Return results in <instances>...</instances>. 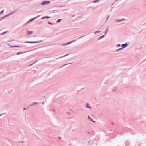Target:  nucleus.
<instances>
[{
  "label": "nucleus",
  "instance_id": "nucleus-8",
  "mask_svg": "<svg viewBox=\"0 0 146 146\" xmlns=\"http://www.w3.org/2000/svg\"><path fill=\"white\" fill-rule=\"evenodd\" d=\"M125 19H116L115 20L116 22H121L123 20H124Z\"/></svg>",
  "mask_w": 146,
  "mask_h": 146
},
{
  "label": "nucleus",
  "instance_id": "nucleus-15",
  "mask_svg": "<svg viewBox=\"0 0 146 146\" xmlns=\"http://www.w3.org/2000/svg\"><path fill=\"white\" fill-rule=\"evenodd\" d=\"M88 119H90V120L91 121H93V122H95V121H93V120H92V118H91L90 117V116H89V115H88Z\"/></svg>",
  "mask_w": 146,
  "mask_h": 146
},
{
  "label": "nucleus",
  "instance_id": "nucleus-27",
  "mask_svg": "<svg viewBox=\"0 0 146 146\" xmlns=\"http://www.w3.org/2000/svg\"><path fill=\"white\" fill-rule=\"evenodd\" d=\"M48 24H50V25H53V24L52 23H50V22H48Z\"/></svg>",
  "mask_w": 146,
  "mask_h": 146
},
{
  "label": "nucleus",
  "instance_id": "nucleus-3",
  "mask_svg": "<svg viewBox=\"0 0 146 146\" xmlns=\"http://www.w3.org/2000/svg\"><path fill=\"white\" fill-rule=\"evenodd\" d=\"M77 40V39H76V40H75L72 41H71V42H67V43H63L62 44V46H65V45H68V44H69L72 43L73 42H74L75 41H76V40Z\"/></svg>",
  "mask_w": 146,
  "mask_h": 146
},
{
  "label": "nucleus",
  "instance_id": "nucleus-34",
  "mask_svg": "<svg viewBox=\"0 0 146 146\" xmlns=\"http://www.w3.org/2000/svg\"><path fill=\"white\" fill-rule=\"evenodd\" d=\"M67 113H68V114H70V113H69V112H67Z\"/></svg>",
  "mask_w": 146,
  "mask_h": 146
},
{
  "label": "nucleus",
  "instance_id": "nucleus-29",
  "mask_svg": "<svg viewBox=\"0 0 146 146\" xmlns=\"http://www.w3.org/2000/svg\"><path fill=\"white\" fill-rule=\"evenodd\" d=\"M29 22H30L29 21H27L26 23V24H28V23H29Z\"/></svg>",
  "mask_w": 146,
  "mask_h": 146
},
{
  "label": "nucleus",
  "instance_id": "nucleus-24",
  "mask_svg": "<svg viewBox=\"0 0 146 146\" xmlns=\"http://www.w3.org/2000/svg\"><path fill=\"white\" fill-rule=\"evenodd\" d=\"M61 19H58L57 21V22H59L60 21H61Z\"/></svg>",
  "mask_w": 146,
  "mask_h": 146
},
{
  "label": "nucleus",
  "instance_id": "nucleus-26",
  "mask_svg": "<svg viewBox=\"0 0 146 146\" xmlns=\"http://www.w3.org/2000/svg\"><path fill=\"white\" fill-rule=\"evenodd\" d=\"M84 36H84H81V37H79V38H78L77 39H80V38H82L83 37V36Z\"/></svg>",
  "mask_w": 146,
  "mask_h": 146
},
{
  "label": "nucleus",
  "instance_id": "nucleus-20",
  "mask_svg": "<svg viewBox=\"0 0 146 146\" xmlns=\"http://www.w3.org/2000/svg\"><path fill=\"white\" fill-rule=\"evenodd\" d=\"M121 46V45L120 44H117L116 46V47H119Z\"/></svg>",
  "mask_w": 146,
  "mask_h": 146
},
{
  "label": "nucleus",
  "instance_id": "nucleus-14",
  "mask_svg": "<svg viewBox=\"0 0 146 146\" xmlns=\"http://www.w3.org/2000/svg\"><path fill=\"white\" fill-rule=\"evenodd\" d=\"M104 36H105V35H102L101 36L99 37L98 38V39L99 40H100V39L102 38H104Z\"/></svg>",
  "mask_w": 146,
  "mask_h": 146
},
{
  "label": "nucleus",
  "instance_id": "nucleus-13",
  "mask_svg": "<svg viewBox=\"0 0 146 146\" xmlns=\"http://www.w3.org/2000/svg\"><path fill=\"white\" fill-rule=\"evenodd\" d=\"M108 31V28H107V29H106L105 30V32H104V33H105V35H106L107 34Z\"/></svg>",
  "mask_w": 146,
  "mask_h": 146
},
{
  "label": "nucleus",
  "instance_id": "nucleus-40",
  "mask_svg": "<svg viewBox=\"0 0 146 146\" xmlns=\"http://www.w3.org/2000/svg\"><path fill=\"white\" fill-rule=\"evenodd\" d=\"M112 124L113 125V123H112Z\"/></svg>",
  "mask_w": 146,
  "mask_h": 146
},
{
  "label": "nucleus",
  "instance_id": "nucleus-18",
  "mask_svg": "<svg viewBox=\"0 0 146 146\" xmlns=\"http://www.w3.org/2000/svg\"><path fill=\"white\" fill-rule=\"evenodd\" d=\"M8 32V31H4V32H3L1 34V35H3L4 34H5L7 33Z\"/></svg>",
  "mask_w": 146,
  "mask_h": 146
},
{
  "label": "nucleus",
  "instance_id": "nucleus-19",
  "mask_svg": "<svg viewBox=\"0 0 146 146\" xmlns=\"http://www.w3.org/2000/svg\"><path fill=\"white\" fill-rule=\"evenodd\" d=\"M101 31H96L95 32L94 34H96V33H100Z\"/></svg>",
  "mask_w": 146,
  "mask_h": 146
},
{
  "label": "nucleus",
  "instance_id": "nucleus-5",
  "mask_svg": "<svg viewBox=\"0 0 146 146\" xmlns=\"http://www.w3.org/2000/svg\"><path fill=\"white\" fill-rule=\"evenodd\" d=\"M128 45V44L127 43L122 44V48H124L126 47Z\"/></svg>",
  "mask_w": 146,
  "mask_h": 146
},
{
  "label": "nucleus",
  "instance_id": "nucleus-11",
  "mask_svg": "<svg viewBox=\"0 0 146 146\" xmlns=\"http://www.w3.org/2000/svg\"><path fill=\"white\" fill-rule=\"evenodd\" d=\"M27 32L28 34H32L33 32V31H29L28 30L27 31Z\"/></svg>",
  "mask_w": 146,
  "mask_h": 146
},
{
  "label": "nucleus",
  "instance_id": "nucleus-21",
  "mask_svg": "<svg viewBox=\"0 0 146 146\" xmlns=\"http://www.w3.org/2000/svg\"><path fill=\"white\" fill-rule=\"evenodd\" d=\"M50 17L48 16H45V18H50Z\"/></svg>",
  "mask_w": 146,
  "mask_h": 146
},
{
  "label": "nucleus",
  "instance_id": "nucleus-25",
  "mask_svg": "<svg viewBox=\"0 0 146 146\" xmlns=\"http://www.w3.org/2000/svg\"><path fill=\"white\" fill-rule=\"evenodd\" d=\"M110 15H109L107 17V18H106V21H107V20H108L109 17H110Z\"/></svg>",
  "mask_w": 146,
  "mask_h": 146
},
{
  "label": "nucleus",
  "instance_id": "nucleus-9",
  "mask_svg": "<svg viewBox=\"0 0 146 146\" xmlns=\"http://www.w3.org/2000/svg\"><path fill=\"white\" fill-rule=\"evenodd\" d=\"M86 106L87 108H89L90 109L91 108V107L89 106V104L88 103L86 104Z\"/></svg>",
  "mask_w": 146,
  "mask_h": 146
},
{
  "label": "nucleus",
  "instance_id": "nucleus-16",
  "mask_svg": "<svg viewBox=\"0 0 146 146\" xmlns=\"http://www.w3.org/2000/svg\"><path fill=\"white\" fill-rule=\"evenodd\" d=\"M69 54H66L64 56H61V57H59V58H56V59H57L58 58H62V57H65V56H67L68 55H69Z\"/></svg>",
  "mask_w": 146,
  "mask_h": 146
},
{
  "label": "nucleus",
  "instance_id": "nucleus-35",
  "mask_svg": "<svg viewBox=\"0 0 146 146\" xmlns=\"http://www.w3.org/2000/svg\"><path fill=\"white\" fill-rule=\"evenodd\" d=\"M2 115V114H0V116H1Z\"/></svg>",
  "mask_w": 146,
  "mask_h": 146
},
{
  "label": "nucleus",
  "instance_id": "nucleus-32",
  "mask_svg": "<svg viewBox=\"0 0 146 146\" xmlns=\"http://www.w3.org/2000/svg\"><path fill=\"white\" fill-rule=\"evenodd\" d=\"M34 63H33V64H34ZM33 64H33H31V65H29L28 66H31V65H32Z\"/></svg>",
  "mask_w": 146,
  "mask_h": 146
},
{
  "label": "nucleus",
  "instance_id": "nucleus-33",
  "mask_svg": "<svg viewBox=\"0 0 146 146\" xmlns=\"http://www.w3.org/2000/svg\"><path fill=\"white\" fill-rule=\"evenodd\" d=\"M26 109L25 108H23V110H25Z\"/></svg>",
  "mask_w": 146,
  "mask_h": 146
},
{
  "label": "nucleus",
  "instance_id": "nucleus-31",
  "mask_svg": "<svg viewBox=\"0 0 146 146\" xmlns=\"http://www.w3.org/2000/svg\"><path fill=\"white\" fill-rule=\"evenodd\" d=\"M44 18H45V16L43 17L42 18V19H43Z\"/></svg>",
  "mask_w": 146,
  "mask_h": 146
},
{
  "label": "nucleus",
  "instance_id": "nucleus-1",
  "mask_svg": "<svg viewBox=\"0 0 146 146\" xmlns=\"http://www.w3.org/2000/svg\"><path fill=\"white\" fill-rule=\"evenodd\" d=\"M42 41V40H40L39 41H26L25 42V43H39Z\"/></svg>",
  "mask_w": 146,
  "mask_h": 146
},
{
  "label": "nucleus",
  "instance_id": "nucleus-38",
  "mask_svg": "<svg viewBox=\"0 0 146 146\" xmlns=\"http://www.w3.org/2000/svg\"><path fill=\"white\" fill-rule=\"evenodd\" d=\"M65 65H66V64H64V65L63 66H65Z\"/></svg>",
  "mask_w": 146,
  "mask_h": 146
},
{
  "label": "nucleus",
  "instance_id": "nucleus-10",
  "mask_svg": "<svg viewBox=\"0 0 146 146\" xmlns=\"http://www.w3.org/2000/svg\"><path fill=\"white\" fill-rule=\"evenodd\" d=\"M26 52H17L16 54L17 55H19L23 53H25Z\"/></svg>",
  "mask_w": 146,
  "mask_h": 146
},
{
  "label": "nucleus",
  "instance_id": "nucleus-22",
  "mask_svg": "<svg viewBox=\"0 0 146 146\" xmlns=\"http://www.w3.org/2000/svg\"><path fill=\"white\" fill-rule=\"evenodd\" d=\"M123 48H122V47L120 48H119L118 49H117V50H116V51H118V50H121Z\"/></svg>",
  "mask_w": 146,
  "mask_h": 146
},
{
  "label": "nucleus",
  "instance_id": "nucleus-6",
  "mask_svg": "<svg viewBox=\"0 0 146 146\" xmlns=\"http://www.w3.org/2000/svg\"><path fill=\"white\" fill-rule=\"evenodd\" d=\"M40 15H38L37 16H36L34 18H32V19H30L29 21L30 22L32 21H33L34 20L36 19V18H37L38 17H39V16H40Z\"/></svg>",
  "mask_w": 146,
  "mask_h": 146
},
{
  "label": "nucleus",
  "instance_id": "nucleus-36",
  "mask_svg": "<svg viewBox=\"0 0 146 146\" xmlns=\"http://www.w3.org/2000/svg\"><path fill=\"white\" fill-rule=\"evenodd\" d=\"M58 137L59 139H61V137Z\"/></svg>",
  "mask_w": 146,
  "mask_h": 146
},
{
  "label": "nucleus",
  "instance_id": "nucleus-23",
  "mask_svg": "<svg viewBox=\"0 0 146 146\" xmlns=\"http://www.w3.org/2000/svg\"><path fill=\"white\" fill-rule=\"evenodd\" d=\"M4 12V10H2L0 12V14H2Z\"/></svg>",
  "mask_w": 146,
  "mask_h": 146
},
{
  "label": "nucleus",
  "instance_id": "nucleus-17",
  "mask_svg": "<svg viewBox=\"0 0 146 146\" xmlns=\"http://www.w3.org/2000/svg\"><path fill=\"white\" fill-rule=\"evenodd\" d=\"M100 1V0H96L94 1L93 2L94 3H96L99 2Z\"/></svg>",
  "mask_w": 146,
  "mask_h": 146
},
{
  "label": "nucleus",
  "instance_id": "nucleus-28",
  "mask_svg": "<svg viewBox=\"0 0 146 146\" xmlns=\"http://www.w3.org/2000/svg\"><path fill=\"white\" fill-rule=\"evenodd\" d=\"M20 46H15V47H20Z\"/></svg>",
  "mask_w": 146,
  "mask_h": 146
},
{
  "label": "nucleus",
  "instance_id": "nucleus-12",
  "mask_svg": "<svg viewBox=\"0 0 146 146\" xmlns=\"http://www.w3.org/2000/svg\"><path fill=\"white\" fill-rule=\"evenodd\" d=\"M6 18L5 15L3 17H2L0 18V21L3 20L4 19Z\"/></svg>",
  "mask_w": 146,
  "mask_h": 146
},
{
  "label": "nucleus",
  "instance_id": "nucleus-4",
  "mask_svg": "<svg viewBox=\"0 0 146 146\" xmlns=\"http://www.w3.org/2000/svg\"><path fill=\"white\" fill-rule=\"evenodd\" d=\"M16 12L15 11H13L10 12V13H8L7 15H5L6 17H7L8 16H9L11 15L13 13H15Z\"/></svg>",
  "mask_w": 146,
  "mask_h": 146
},
{
  "label": "nucleus",
  "instance_id": "nucleus-41",
  "mask_svg": "<svg viewBox=\"0 0 146 146\" xmlns=\"http://www.w3.org/2000/svg\"><path fill=\"white\" fill-rule=\"evenodd\" d=\"M113 3H112V4H111V5H113Z\"/></svg>",
  "mask_w": 146,
  "mask_h": 146
},
{
  "label": "nucleus",
  "instance_id": "nucleus-2",
  "mask_svg": "<svg viewBox=\"0 0 146 146\" xmlns=\"http://www.w3.org/2000/svg\"><path fill=\"white\" fill-rule=\"evenodd\" d=\"M50 2L49 1H45L42 2L41 3V4L42 5H47L50 4Z\"/></svg>",
  "mask_w": 146,
  "mask_h": 146
},
{
  "label": "nucleus",
  "instance_id": "nucleus-37",
  "mask_svg": "<svg viewBox=\"0 0 146 146\" xmlns=\"http://www.w3.org/2000/svg\"><path fill=\"white\" fill-rule=\"evenodd\" d=\"M44 104V102H43L42 103V104Z\"/></svg>",
  "mask_w": 146,
  "mask_h": 146
},
{
  "label": "nucleus",
  "instance_id": "nucleus-39",
  "mask_svg": "<svg viewBox=\"0 0 146 146\" xmlns=\"http://www.w3.org/2000/svg\"><path fill=\"white\" fill-rule=\"evenodd\" d=\"M54 112H55V110H54Z\"/></svg>",
  "mask_w": 146,
  "mask_h": 146
},
{
  "label": "nucleus",
  "instance_id": "nucleus-7",
  "mask_svg": "<svg viewBox=\"0 0 146 146\" xmlns=\"http://www.w3.org/2000/svg\"><path fill=\"white\" fill-rule=\"evenodd\" d=\"M38 104V103L37 102H33V103H32L30 105H29V106H32L33 105H36V104Z\"/></svg>",
  "mask_w": 146,
  "mask_h": 146
},
{
  "label": "nucleus",
  "instance_id": "nucleus-42",
  "mask_svg": "<svg viewBox=\"0 0 146 146\" xmlns=\"http://www.w3.org/2000/svg\"><path fill=\"white\" fill-rule=\"evenodd\" d=\"M70 63H69V64H70Z\"/></svg>",
  "mask_w": 146,
  "mask_h": 146
},
{
  "label": "nucleus",
  "instance_id": "nucleus-30",
  "mask_svg": "<svg viewBox=\"0 0 146 146\" xmlns=\"http://www.w3.org/2000/svg\"><path fill=\"white\" fill-rule=\"evenodd\" d=\"M11 46L13 47H15V46L14 45L12 46Z\"/></svg>",
  "mask_w": 146,
  "mask_h": 146
}]
</instances>
